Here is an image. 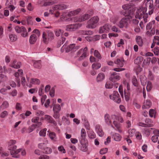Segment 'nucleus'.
Returning <instances> with one entry per match:
<instances>
[{
  "instance_id": "obj_1",
  "label": "nucleus",
  "mask_w": 159,
  "mask_h": 159,
  "mask_svg": "<svg viewBox=\"0 0 159 159\" xmlns=\"http://www.w3.org/2000/svg\"><path fill=\"white\" fill-rule=\"evenodd\" d=\"M125 6H123V10L120 12V14L125 16L119 21L118 24V26L120 28L125 27L126 28L128 25V23L132 16H130L131 11L127 9H125Z\"/></svg>"
},
{
  "instance_id": "obj_2",
  "label": "nucleus",
  "mask_w": 159,
  "mask_h": 159,
  "mask_svg": "<svg viewBox=\"0 0 159 159\" xmlns=\"http://www.w3.org/2000/svg\"><path fill=\"white\" fill-rule=\"evenodd\" d=\"M16 141L14 140H10L8 143V149L10 151L12 157L15 158L20 157V155L18 154L20 151V149L16 150L17 147L15 145Z\"/></svg>"
},
{
  "instance_id": "obj_3",
  "label": "nucleus",
  "mask_w": 159,
  "mask_h": 159,
  "mask_svg": "<svg viewBox=\"0 0 159 159\" xmlns=\"http://www.w3.org/2000/svg\"><path fill=\"white\" fill-rule=\"evenodd\" d=\"M112 117L113 120V123L119 132H122V130L120 129L121 125L120 123H122L123 122V118L121 116H117L115 115H112Z\"/></svg>"
},
{
  "instance_id": "obj_4",
  "label": "nucleus",
  "mask_w": 159,
  "mask_h": 159,
  "mask_svg": "<svg viewBox=\"0 0 159 159\" xmlns=\"http://www.w3.org/2000/svg\"><path fill=\"white\" fill-rule=\"evenodd\" d=\"M43 41L46 44H47L49 41H51L54 38V35L50 31H48L46 34L45 32L43 34Z\"/></svg>"
},
{
  "instance_id": "obj_5",
  "label": "nucleus",
  "mask_w": 159,
  "mask_h": 159,
  "mask_svg": "<svg viewBox=\"0 0 159 159\" xmlns=\"http://www.w3.org/2000/svg\"><path fill=\"white\" fill-rule=\"evenodd\" d=\"M99 18L97 16H94L91 18L87 23V28L93 29L95 28L98 25Z\"/></svg>"
},
{
  "instance_id": "obj_6",
  "label": "nucleus",
  "mask_w": 159,
  "mask_h": 159,
  "mask_svg": "<svg viewBox=\"0 0 159 159\" xmlns=\"http://www.w3.org/2000/svg\"><path fill=\"white\" fill-rule=\"evenodd\" d=\"M110 99L117 103L119 104L121 102V99L118 92L114 91L113 93L109 96Z\"/></svg>"
},
{
  "instance_id": "obj_7",
  "label": "nucleus",
  "mask_w": 159,
  "mask_h": 159,
  "mask_svg": "<svg viewBox=\"0 0 159 159\" xmlns=\"http://www.w3.org/2000/svg\"><path fill=\"white\" fill-rule=\"evenodd\" d=\"M16 32L18 33H21V35L23 37H26L28 36V33L26 28L24 26L19 27L16 26L15 27Z\"/></svg>"
},
{
  "instance_id": "obj_8",
  "label": "nucleus",
  "mask_w": 159,
  "mask_h": 159,
  "mask_svg": "<svg viewBox=\"0 0 159 159\" xmlns=\"http://www.w3.org/2000/svg\"><path fill=\"white\" fill-rule=\"evenodd\" d=\"M104 119L105 123L108 126L111 125L112 127L114 128V127L112 125V115L110 116L108 114H105L104 116Z\"/></svg>"
},
{
  "instance_id": "obj_9",
  "label": "nucleus",
  "mask_w": 159,
  "mask_h": 159,
  "mask_svg": "<svg viewBox=\"0 0 159 159\" xmlns=\"http://www.w3.org/2000/svg\"><path fill=\"white\" fill-rule=\"evenodd\" d=\"M86 137V133L85 130L84 128H82L81 130L80 135L79 138L80 143H83L84 142L87 141Z\"/></svg>"
},
{
  "instance_id": "obj_10",
  "label": "nucleus",
  "mask_w": 159,
  "mask_h": 159,
  "mask_svg": "<svg viewBox=\"0 0 159 159\" xmlns=\"http://www.w3.org/2000/svg\"><path fill=\"white\" fill-rule=\"evenodd\" d=\"M120 79V77L116 72H114L111 74L109 78L110 81L113 83H116Z\"/></svg>"
},
{
  "instance_id": "obj_11",
  "label": "nucleus",
  "mask_w": 159,
  "mask_h": 159,
  "mask_svg": "<svg viewBox=\"0 0 159 159\" xmlns=\"http://www.w3.org/2000/svg\"><path fill=\"white\" fill-rule=\"evenodd\" d=\"M81 25V24L79 23L69 25L66 26V30L67 31H73L77 29L80 27Z\"/></svg>"
},
{
  "instance_id": "obj_12",
  "label": "nucleus",
  "mask_w": 159,
  "mask_h": 159,
  "mask_svg": "<svg viewBox=\"0 0 159 159\" xmlns=\"http://www.w3.org/2000/svg\"><path fill=\"white\" fill-rule=\"evenodd\" d=\"M96 132L100 137H102L104 135V132L102 127L99 124H96L95 126Z\"/></svg>"
},
{
  "instance_id": "obj_13",
  "label": "nucleus",
  "mask_w": 159,
  "mask_h": 159,
  "mask_svg": "<svg viewBox=\"0 0 159 159\" xmlns=\"http://www.w3.org/2000/svg\"><path fill=\"white\" fill-rule=\"evenodd\" d=\"M42 123H39L38 124H34L30 126L28 129V132L30 133L33 131L36 127H39L42 125Z\"/></svg>"
},
{
  "instance_id": "obj_14",
  "label": "nucleus",
  "mask_w": 159,
  "mask_h": 159,
  "mask_svg": "<svg viewBox=\"0 0 159 159\" xmlns=\"http://www.w3.org/2000/svg\"><path fill=\"white\" fill-rule=\"evenodd\" d=\"M110 26L106 24L103 27H101L99 30V33L102 34L105 32H107L110 29Z\"/></svg>"
},
{
  "instance_id": "obj_15",
  "label": "nucleus",
  "mask_w": 159,
  "mask_h": 159,
  "mask_svg": "<svg viewBox=\"0 0 159 159\" xmlns=\"http://www.w3.org/2000/svg\"><path fill=\"white\" fill-rule=\"evenodd\" d=\"M142 11V10L141 9H138L137 10L136 12V14L135 16V17L136 18H138L139 19L143 18L144 13Z\"/></svg>"
},
{
  "instance_id": "obj_16",
  "label": "nucleus",
  "mask_w": 159,
  "mask_h": 159,
  "mask_svg": "<svg viewBox=\"0 0 159 159\" xmlns=\"http://www.w3.org/2000/svg\"><path fill=\"white\" fill-rule=\"evenodd\" d=\"M67 7V6L66 5L63 4L57 5L54 6V8L55 10H62L66 9Z\"/></svg>"
},
{
  "instance_id": "obj_17",
  "label": "nucleus",
  "mask_w": 159,
  "mask_h": 159,
  "mask_svg": "<svg viewBox=\"0 0 159 159\" xmlns=\"http://www.w3.org/2000/svg\"><path fill=\"white\" fill-rule=\"evenodd\" d=\"M11 2V1L7 0L6 3V6L7 7V8H10V10L12 11L15 9V7L13 5H12Z\"/></svg>"
},
{
  "instance_id": "obj_18",
  "label": "nucleus",
  "mask_w": 159,
  "mask_h": 159,
  "mask_svg": "<svg viewBox=\"0 0 159 159\" xmlns=\"http://www.w3.org/2000/svg\"><path fill=\"white\" fill-rule=\"evenodd\" d=\"M89 17H90L89 15H88L87 14H85L83 15L81 17L79 18L78 20H74V21L76 22L77 21L79 22H82L88 20L89 18Z\"/></svg>"
},
{
  "instance_id": "obj_19",
  "label": "nucleus",
  "mask_w": 159,
  "mask_h": 159,
  "mask_svg": "<svg viewBox=\"0 0 159 159\" xmlns=\"http://www.w3.org/2000/svg\"><path fill=\"white\" fill-rule=\"evenodd\" d=\"M152 105V102L150 100H147L143 103V104L142 107L143 109L149 108Z\"/></svg>"
},
{
  "instance_id": "obj_20",
  "label": "nucleus",
  "mask_w": 159,
  "mask_h": 159,
  "mask_svg": "<svg viewBox=\"0 0 159 159\" xmlns=\"http://www.w3.org/2000/svg\"><path fill=\"white\" fill-rule=\"evenodd\" d=\"M37 36L35 34L31 35L30 38V43L31 44H34L37 40Z\"/></svg>"
},
{
  "instance_id": "obj_21",
  "label": "nucleus",
  "mask_w": 159,
  "mask_h": 159,
  "mask_svg": "<svg viewBox=\"0 0 159 159\" xmlns=\"http://www.w3.org/2000/svg\"><path fill=\"white\" fill-rule=\"evenodd\" d=\"M88 50V48L87 47H85L83 51L82 55L79 57V61H81L83 60L86 57V52Z\"/></svg>"
},
{
  "instance_id": "obj_22",
  "label": "nucleus",
  "mask_w": 159,
  "mask_h": 159,
  "mask_svg": "<svg viewBox=\"0 0 159 159\" xmlns=\"http://www.w3.org/2000/svg\"><path fill=\"white\" fill-rule=\"evenodd\" d=\"M87 143V141L84 142L83 143H80L82 145L81 150L84 152H86L88 150V144Z\"/></svg>"
},
{
  "instance_id": "obj_23",
  "label": "nucleus",
  "mask_w": 159,
  "mask_h": 159,
  "mask_svg": "<svg viewBox=\"0 0 159 159\" xmlns=\"http://www.w3.org/2000/svg\"><path fill=\"white\" fill-rule=\"evenodd\" d=\"M105 75L102 73H100L98 75L96 80L97 82H100L102 81L105 78Z\"/></svg>"
},
{
  "instance_id": "obj_24",
  "label": "nucleus",
  "mask_w": 159,
  "mask_h": 159,
  "mask_svg": "<svg viewBox=\"0 0 159 159\" xmlns=\"http://www.w3.org/2000/svg\"><path fill=\"white\" fill-rule=\"evenodd\" d=\"M145 5L146 7H149V9L153 8V0H146V2H145Z\"/></svg>"
},
{
  "instance_id": "obj_25",
  "label": "nucleus",
  "mask_w": 159,
  "mask_h": 159,
  "mask_svg": "<svg viewBox=\"0 0 159 159\" xmlns=\"http://www.w3.org/2000/svg\"><path fill=\"white\" fill-rule=\"evenodd\" d=\"M81 11L80 9H78L72 11L70 12L68 14L69 16H75L79 13Z\"/></svg>"
},
{
  "instance_id": "obj_26",
  "label": "nucleus",
  "mask_w": 159,
  "mask_h": 159,
  "mask_svg": "<svg viewBox=\"0 0 159 159\" xmlns=\"http://www.w3.org/2000/svg\"><path fill=\"white\" fill-rule=\"evenodd\" d=\"M43 152L46 154H49L52 152V149L50 147L46 146L43 148Z\"/></svg>"
},
{
  "instance_id": "obj_27",
  "label": "nucleus",
  "mask_w": 159,
  "mask_h": 159,
  "mask_svg": "<svg viewBox=\"0 0 159 159\" xmlns=\"http://www.w3.org/2000/svg\"><path fill=\"white\" fill-rule=\"evenodd\" d=\"M136 41L139 46H142L143 45V39L141 36H137L136 38Z\"/></svg>"
},
{
  "instance_id": "obj_28",
  "label": "nucleus",
  "mask_w": 159,
  "mask_h": 159,
  "mask_svg": "<svg viewBox=\"0 0 159 159\" xmlns=\"http://www.w3.org/2000/svg\"><path fill=\"white\" fill-rule=\"evenodd\" d=\"M145 122L147 127H151L153 126V125L152 124L153 122L150 119L148 118L146 119L145 120Z\"/></svg>"
},
{
  "instance_id": "obj_29",
  "label": "nucleus",
  "mask_w": 159,
  "mask_h": 159,
  "mask_svg": "<svg viewBox=\"0 0 159 159\" xmlns=\"http://www.w3.org/2000/svg\"><path fill=\"white\" fill-rule=\"evenodd\" d=\"M115 83H113L111 81H108L106 82L105 87L107 89H111L113 87V84H114Z\"/></svg>"
},
{
  "instance_id": "obj_30",
  "label": "nucleus",
  "mask_w": 159,
  "mask_h": 159,
  "mask_svg": "<svg viewBox=\"0 0 159 159\" xmlns=\"http://www.w3.org/2000/svg\"><path fill=\"white\" fill-rule=\"evenodd\" d=\"M30 83L33 84H39L40 83V80L37 78H32L30 79Z\"/></svg>"
},
{
  "instance_id": "obj_31",
  "label": "nucleus",
  "mask_w": 159,
  "mask_h": 159,
  "mask_svg": "<svg viewBox=\"0 0 159 159\" xmlns=\"http://www.w3.org/2000/svg\"><path fill=\"white\" fill-rule=\"evenodd\" d=\"M40 62L41 60L35 61L34 64V67L37 69H40L41 66Z\"/></svg>"
},
{
  "instance_id": "obj_32",
  "label": "nucleus",
  "mask_w": 159,
  "mask_h": 159,
  "mask_svg": "<svg viewBox=\"0 0 159 159\" xmlns=\"http://www.w3.org/2000/svg\"><path fill=\"white\" fill-rule=\"evenodd\" d=\"M48 143V141L46 140L44 143H39L38 144V148L43 150L44 147H45L47 144Z\"/></svg>"
},
{
  "instance_id": "obj_33",
  "label": "nucleus",
  "mask_w": 159,
  "mask_h": 159,
  "mask_svg": "<svg viewBox=\"0 0 159 159\" xmlns=\"http://www.w3.org/2000/svg\"><path fill=\"white\" fill-rule=\"evenodd\" d=\"M88 136L90 139H94L95 138L96 136L95 133L92 130L89 131L88 133Z\"/></svg>"
},
{
  "instance_id": "obj_34",
  "label": "nucleus",
  "mask_w": 159,
  "mask_h": 159,
  "mask_svg": "<svg viewBox=\"0 0 159 159\" xmlns=\"http://www.w3.org/2000/svg\"><path fill=\"white\" fill-rule=\"evenodd\" d=\"M60 106L58 104H57L54 105L53 107V111L54 112H59L61 110Z\"/></svg>"
},
{
  "instance_id": "obj_35",
  "label": "nucleus",
  "mask_w": 159,
  "mask_h": 159,
  "mask_svg": "<svg viewBox=\"0 0 159 159\" xmlns=\"http://www.w3.org/2000/svg\"><path fill=\"white\" fill-rule=\"evenodd\" d=\"M155 23V20H152L148 24L146 25V29L147 30H150L152 28V25H154Z\"/></svg>"
},
{
  "instance_id": "obj_36",
  "label": "nucleus",
  "mask_w": 159,
  "mask_h": 159,
  "mask_svg": "<svg viewBox=\"0 0 159 159\" xmlns=\"http://www.w3.org/2000/svg\"><path fill=\"white\" fill-rule=\"evenodd\" d=\"M75 46V44H70L67 46L65 48V51L66 52H69L70 51H71L72 52L73 48Z\"/></svg>"
},
{
  "instance_id": "obj_37",
  "label": "nucleus",
  "mask_w": 159,
  "mask_h": 159,
  "mask_svg": "<svg viewBox=\"0 0 159 159\" xmlns=\"http://www.w3.org/2000/svg\"><path fill=\"white\" fill-rule=\"evenodd\" d=\"M124 95L125 100L126 101H128L129 99L130 92H127L125 90H124Z\"/></svg>"
},
{
  "instance_id": "obj_38",
  "label": "nucleus",
  "mask_w": 159,
  "mask_h": 159,
  "mask_svg": "<svg viewBox=\"0 0 159 159\" xmlns=\"http://www.w3.org/2000/svg\"><path fill=\"white\" fill-rule=\"evenodd\" d=\"M114 139L116 141H120V140L121 137L120 135L117 133H115L113 136Z\"/></svg>"
},
{
  "instance_id": "obj_39",
  "label": "nucleus",
  "mask_w": 159,
  "mask_h": 159,
  "mask_svg": "<svg viewBox=\"0 0 159 159\" xmlns=\"http://www.w3.org/2000/svg\"><path fill=\"white\" fill-rule=\"evenodd\" d=\"M9 106V103L7 101L4 102L0 107V110L7 108Z\"/></svg>"
},
{
  "instance_id": "obj_40",
  "label": "nucleus",
  "mask_w": 159,
  "mask_h": 159,
  "mask_svg": "<svg viewBox=\"0 0 159 159\" xmlns=\"http://www.w3.org/2000/svg\"><path fill=\"white\" fill-rule=\"evenodd\" d=\"M101 67V65L100 63H96L93 64L92 66V68L94 70L99 69Z\"/></svg>"
},
{
  "instance_id": "obj_41",
  "label": "nucleus",
  "mask_w": 159,
  "mask_h": 159,
  "mask_svg": "<svg viewBox=\"0 0 159 159\" xmlns=\"http://www.w3.org/2000/svg\"><path fill=\"white\" fill-rule=\"evenodd\" d=\"M23 74V70H17V71L15 73V76L16 77H18L19 76H22Z\"/></svg>"
},
{
  "instance_id": "obj_42",
  "label": "nucleus",
  "mask_w": 159,
  "mask_h": 159,
  "mask_svg": "<svg viewBox=\"0 0 159 159\" xmlns=\"http://www.w3.org/2000/svg\"><path fill=\"white\" fill-rule=\"evenodd\" d=\"M143 57H138L134 60V62L136 64L140 63L143 61Z\"/></svg>"
},
{
  "instance_id": "obj_43",
  "label": "nucleus",
  "mask_w": 159,
  "mask_h": 159,
  "mask_svg": "<svg viewBox=\"0 0 159 159\" xmlns=\"http://www.w3.org/2000/svg\"><path fill=\"white\" fill-rule=\"evenodd\" d=\"M115 63L117 65L118 67H121L123 66V62L119 59H118L116 61H115Z\"/></svg>"
},
{
  "instance_id": "obj_44",
  "label": "nucleus",
  "mask_w": 159,
  "mask_h": 159,
  "mask_svg": "<svg viewBox=\"0 0 159 159\" xmlns=\"http://www.w3.org/2000/svg\"><path fill=\"white\" fill-rule=\"evenodd\" d=\"M47 129L44 128L41 130L39 132V134L40 136L44 137L46 136Z\"/></svg>"
},
{
  "instance_id": "obj_45",
  "label": "nucleus",
  "mask_w": 159,
  "mask_h": 159,
  "mask_svg": "<svg viewBox=\"0 0 159 159\" xmlns=\"http://www.w3.org/2000/svg\"><path fill=\"white\" fill-rule=\"evenodd\" d=\"M39 117L38 116H35L32 118L31 119V121L32 122L36 123V124H38L39 123H41L40 122H39Z\"/></svg>"
},
{
  "instance_id": "obj_46",
  "label": "nucleus",
  "mask_w": 159,
  "mask_h": 159,
  "mask_svg": "<svg viewBox=\"0 0 159 159\" xmlns=\"http://www.w3.org/2000/svg\"><path fill=\"white\" fill-rule=\"evenodd\" d=\"M21 63L20 62H18L16 64H14V65H11V66L15 68V69H19L20 67Z\"/></svg>"
},
{
  "instance_id": "obj_47",
  "label": "nucleus",
  "mask_w": 159,
  "mask_h": 159,
  "mask_svg": "<svg viewBox=\"0 0 159 159\" xmlns=\"http://www.w3.org/2000/svg\"><path fill=\"white\" fill-rule=\"evenodd\" d=\"M84 123L85 128L88 130H89L90 129V126L88 120H84Z\"/></svg>"
},
{
  "instance_id": "obj_48",
  "label": "nucleus",
  "mask_w": 159,
  "mask_h": 159,
  "mask_svg": "<svg viewBox=\"0 0 159 159\" xmlns=\"http://www.w3.org/2000/svg\"><path fill=\"white\" fill-rule=\"evenodd\" d=\"M9 38L11 41L12 42H14L16 40L17 37L16 35L11 34L9 35Z\"/></svg>"
},
{
  "instance_id": "obj_49",
  "label": "nucleus",
  "mask_w": 159,
  "mask_h": 159,
  "mask_svg": "<svg viewBox=\"0 0 159 159\" xmlns=\"http://www.w3.org/2000/svg\"><path fill=\"white\" fill-rule=\"evenodd\" d=\"M135 130L134 129H130L129 130V136L131 137L135 134Z\"/></svg>"
},
{
  "instance_id": "obj_50",
  "label": "nucleus",
  "mask_w": 159,
  "mask_h": 159,
  "mask_svg": "<svg viewBox=\"0 0 159 159\" xmlns=\"http://www.w3.org/2000/svg\"><path fill=\"white\" fill-rule=\"evenodd\" d=\"M27 19V24L28 25H32L33 22L32 21V18L31 16H28L26 17Z\"/></svg>"
},
{
  "instance_id": "obj_51",
  "label": "nucleus",
  "mask_w": 159,
  "mask_h": 159,
  "mask_svg": "<svg viewBox=\"0 0 159 159\" xmlns=\"http://www.w3.org/2000/svg\"><path fill=\"white\" fill-rule=\"evenodd\" d=\"M49 136L50 139L54 141H55L56 139V134H55L54 132H51L49 134Z\"/></svg>"
},
{
  "instance_id": "obj_52",
  "label": "nucleus",
  "mask_w": 159,
  "mask_h": 159,
  "mask_svg": "<svg viewBox=\"0 0 159 159\" xmlns=\"http://www.w3.org/2000/svg\"><path fill=\"white\" fill-rule=\"evenodd\" d=\"M132 83L134 86H138V83L137 80L135 76H133L132 80Z\"/></svg>"
},
{
  "instance_id": "obj_53",
  "label": "nucleus",
  "mask_w": 159,
  "mask_h": 159,
  "mask_svg": "<svg viewBox=\"0 0 159 159\" xmlns=\"http://www.w3.org/2000/svg\"><path fill=\"white\" fill-rule=\"evenodd\" d=\"M44 85L42 84L40 86V87L39 90V96H41L43 94V90L44 88Z\"/></svg>"
},
{
  "instance_id": "obj_54",
  "label": "nucleus",
  "mask_w": 159,
  "mask_h": 159,
  "mask_svg": "<svg viewBox=\"0 0 159 159\" xmlns=\"http://www.w3.org/2000/svg\"><path fill=\"white\" fill-rule=\"evenodd\" d=\"M48 122L50 123H51L52 124L54 125H57V123L55 121V120H54L50 116V118L48 119V120H47Z\"/></svg>"
},
{
  "instance_id": "obj_55",
  "label": "nucleus",
  "mask_w": 159,
  "mask_h": 159,
  "mask_svg": "<svg viewBox=\"0 0 159 159\" xmlns=\"http://www.w3.org/2000/svg\"><path fill=\"white\" fill-rule=\"evenodd\" d=\"M152 88V83L150 82H148L146 87V89L147 91H149Z\"/></svg>"
},
{
  "instance_id": "obj_56",
  "label": "nucleus",
  "mask_w": 159,
  "mask_h": 159,
  "mask_svg": "<svg viewBox=\"0 0 159 159\" xmlns=\"http://www.w3.org/2000/svg\"><path fill=\"white\" fill-rule=\"evenodd\" d=\"M94 56L97 57L99 59H101V58L100 54L98 51L95 50L94 51Z\"/></svg>"
},
{
  "instance_id": "obj_57",
  "label": "nucleus",
  "mask_w": 159,
  "mask_h": 159,
  "mask_svg": "<svg viewBox=\"0 0 159 159\" xmlns=\"http://www.w3.org/2000/svg\"><path fill=\"white\" fill-rule=\"evenodd\" d=\"M119 91L122 98H123V93L122 86L120 85L119 87Z\"/></svg>"
},
{
  "instance_id": "obj_58",
  "label": "nucleus",
  "mask_w": 159,
  "mask_h": 159,
  "mask_svg": "<svg viewBox=\"0 0 159 159\" xmlns=\"http://www.w3.org/2000/svg\"><path fill=\"white\" fill-rule=\"evenodd\" d=\"M8 114V113L7 111H4L2 112L0 114L1 118H4L7 116Z\"/></svg>"
},
{
  "instance_id": "obj_59",
  "label": "nucleus",
  "mask_w": 159,
  "mask_h": 159,
  "mask_svg": "<svg viewBox=\"0 0 159 159\" xmlns=\"http://www.w3.org/2000/svg\"><path fill=\"white\" fill-rule=\"evenodd\" d=\"M63 32V31L62 30L59 29L55 31V35L57 36L58 37L60 36L61 34Z\"/></svg>"
},
{
  "instance_id": "obj_60",
  "label": "nucleus",
  "mask_w": 159,
  "mask_h": 159,
  "mask_svg": "<svg viewBox=\"0 0 159 159\" xmlns=\"http://www.w3.org/2000/svg\"><path fill=\"white\" fill-rule=\"evenodd\" d=\"M49 94L50 96L53 97L54 96L55 94V88H52L49 92Z\"/></svg>"
},
{
  "instance_id": "obj_61",
  "label": "nucleus",
  "mask_w": 159,
  "mask_h": 159,
  "mask_svg": "<svg viewBox=\"0 0 159 159\" xmlns=\"http://www.w3.org/2000/svg\"><path fill=\"white\" fill-rule=\"evenodd\" d=\"M36 115L38 116H41L44 115V113L41 110H38L36 112Z\"/></svg>"
},
{
  "instance_id": "obj_62",
  "label": "nucleus",
  "mask_w": 159,
  "mask_h": 159,
  "mask_svg": "<svg viewBox=\"0 0 159 159\" xmlns=\"http://www.w3.org/2000/svg\"><path fill=\"white\" fill-rule=\"evenodd\" d=\"M58 150L60 152H62L63 153H66L65 150L62 146L59 147H58Z\"/></svg>"
},
{
  "instance_id": "obj_63",
  "label": "nucleus",
  "mask_w": 159,
  "mask_h": 159,
  "mask_svg": "<svg viewBox=\"0 0 159 159\" xmlns=\"http://www.w3.org/2000/svg\"><path fill=\"white\" fill-rule=\"evenodd\" d=\"M154 53L155 55H158L159 53V48L158 47H156L154 49Z\"/></svg>"
},
{
  "instance_id": "obj_64",
  "label": "nucleus",
  "mask_w": 159,
  "mask_h": 159,
  "mask_svg": "<svg viewBox=\"0 0 159 159\" xmlns=\"http://www.w3.org/2000/svg\"><path fill=\"white\" fill-rule=\"evenodd\" d=\"M107 151L108 148H102L100 150V153L101 154H104L107 153Z\"/></svg>"
}]
</instances>
